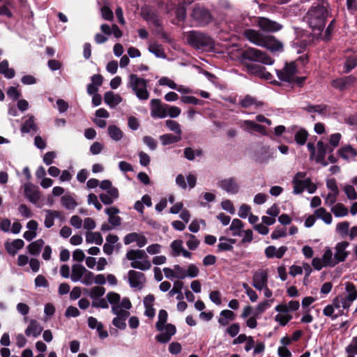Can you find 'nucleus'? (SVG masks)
Here are the masks:
<instances>
[{"mask_svg":"<svg viewBox=\"0 0 357 357\" xmlns=\"http://www.w3.org/2000/svg\"><path fill=\"white\" fill-rule=\"evenodd\" d=\"M330 15V7L328 1L317 0L308 10L305 19L313 31H322L326 26V20Z\"/></svg>","mask_w":357,"mask_h":357,"instance_id":"nucleus-1","label":"nucleus"},{"mask_svg":"<svg viewBox=\"0 0 357 357\" xmlns=\"http://www.w3.org/2000/svg\"><path fill=\"white\" fill-rule=\"evenodd\" d=\"M245 36L253 44L266 47L273 53L282 52L283 51V44L273 36H264L261 33L253 29L246 30L245 31Z\"/></svg>","mask_w":357,"mask_h":357,"instance_id":"nucleus-2","label":"nucleus"},{"mask_svg":"<svg viewBox=\"0 0 357 357\" xmlns=\"http://www.w3.org/2000/svg\"><path fill=\"white\" fill-rule=\"evenodd\" d=\"M188 43L197 50H208L213 47V40L207 34L199 31H190L185 34Z\"/></svg>","mask_w":357,"mask_h":357,"instance_id":"nucleus-3","label":"nucleus"},{"mask_svg":"<svg viewBox=\"0 0 357 357\" xmlns=\"http://www.w3.org/2000/svg\"><path fill=\"white\" fill-rule=\"evenodd\" d=\"M148 83L147 79L139 77L135 74H130L128 76L127 87L132 91L139 100L144 101L147 100L150 96L147 89Z\"/></svg>","mask_w":357,"mask_h":357,"instance_id":"nucleus-4","label":"nucleus"},{"mask_svg":"<svg viewBox=\"0 0 357 357\" xmlns=\"http://www.w3.org/2000/svg\"><path fill=\"white\" fill-rule=\"evenodd\" d=\"M307 62L308 57L305 54L299 56L295 61L285 63V65L282 70H276V74L278 79L282 82L291 83L294 81V77L298 72L297 63H300L302 65H305Z\"/></svg>","mask_w":357,"mask_h":357,"instance_id":"nucleus-5","label":"nucleus"},{"mask_svg":"<svg viewBox=\"0 0 357 357\" xmlns=\"http://www.w3.org/2000/svg\"><path fill=\"white\" fill-rule=\"evenodd\" d=\"M241 61L243 64L246 62L259 63L264 65H271L274 60L266 52L254 47H249L242 52L241 55Z\"/></svg>","mask_w":357,"mask_h":357,"instance_id":"nucleus-6","label":"nucleus"},{"mask_svg":"<svg viewBox=\"0 0 357 357\" xmlns=\"http://www.w3.org/2000/svg\"><path fill=\"white\" fill-rule=\"evenodd\" d=\"M190 17L192 22L197 26H205L213 20L210 10L199 6H197L192 9Z\"/></svg>","mask_w":357,"mask_h":357,"instance_id":"nucleus-7","label":"nucleus"},{"mask_svg":"<svg viewBox=\"0 0 357 357\" xmlns=\"http://www.w3.org/2000/svg\"><path fill=\"white\" fill-rule=\"evenodd\" d=\"M166 105L162 104L158 98L152 99L150 102L151 116L153 119H165L167 116Z\"/></svg>","mask_w":357,"mask_h":357,"instance_id":"nucleus-8","label":"nucleus"},{"mask_svg":"<svg viewBox=\"0 0 357 357\" xmlns=\"http://www.w3.org/2000/svg\"><path fill=\"white\" fill-rule=\"evenodd\" d=\"M128 283L132 289L141 290L146 282V278L143 273L130 270L128 273Z\"/></svg>","mask_w":357,"mask_h":357,"instance_id":"nucleus-9","label":"nucleus"},{"mask_svg":"<svg viewBox=\"0 0 357 357\" xmlns=\"http://www.w3.org/2000/svg\"><path fill=\"white\" fill-rule=\"evenodd\" d=\"M268 278L266 270L258 269L253 273L252 284L258 291H262V289L268 284Z\"/></svg>","mask_w":357,"mask_h":357,"instance_id":"nucleus-10","label":"nucleus"},{"mask_svg":"<svg viewBox=\"0 0 357 357\" xmlns=\"http://www.w3.org/2000/svg\"><path fill=\"white\" fill-rule=\"evenodd\" d=\"M218 186L229 194L235 195L239 191V185L234 177L222 179L218 182Z\"/></svg>","mask_w":357,"mask_h":357,"instance_id":"nucleus-11","label":"nucleus"},{"mask_svg":"<svg viewBox=\"0 0 357 357\" xmlns=\"http://www.w3.org/2000/svg\"><path fill=\"white\" fill-rule=\"evenodd\" d=\"M303 109L308 113H317L323 116H328L331 113V107L325 104L312 105L307 103Z\"/></svg>","mask_w":357,"mask_h":357,"instance_id":"nucleus-12","label":"nucleus"},{"mask_svg":"<svg viewBox=\"0 0 357 357\" xmlns=\"http://www.w3.org/2000/svg\"><path fill=\"white\" fill-rule=\"evenodd\" d=\"M306 172H298L293 178L292 183L294 185L293 192L295 195L301 194L305 190L306 184Z\"/></svg>","mask_w":357,"mask_h":357,"instance_id":"nucleus-13","label":"nucleus"},{"mask_svg":"<svg viewBox=\"0 0 357 357\" xmlns=\"http://www.w3.org/2000/svg\"><path fill=\"white\" fill-rule=\"evenodd\" d=\"M349 245L347 241H341L336 244L335 247L334 258L337 261V264L345 261L348 257L349 253L346 251L347 248Z\"/></svg>","mask_w":357,"mask_h":357,"instance_id":"nucleus-14","label":"nucleus"},{"mask_svg":"<svg viewBox=\"0 0 357 357\" xmlns=\"http://www.w3.org/2000/svg\"><path fill=\"white\" fill-rule=\"evenodd\" d=\"M164 331H165L164 333H161L155 336L156 341L162 344L167 343L171 340L172 336L176 333V328L174 324H167Z\"/></svg>","mask_w":357,"mask_h":357,"instance_id":"nucleus-15","label":"nucleus"},{"mask_svg":"<svg viewBox=\"0 0 357 357\" xmlns=\"http://www.w3.org/2000/svg\"><path fill=\"white\" fill-rule=\"evenodd\" d=\"M317 153L315 157V161L317 163L321 164L323 166L326 167L328 165V162L326 161L325 158L326 153H331L330 151L329 146L326 144H324L321 141H319L317 142Z\"/></svg>","mask_w":357,"mask_h":357,"instance_id":"nucleus-16","label":"nucleus"},{"mask_svg":"<svg viewBox=\"0 0 357 357\" xmlns=\"http://www.w3.org/2000/svg\"><path fill=\"white\" fill-rule=\"evenodd\" d=\"M259 26L262 30L268 32L280 31L282 27L280 24L265 17H261L259 20Z\"/></svg>","mask_w":357,"mask_h":357,"instance_id":"nucleus-17","label":"nucleus"},{"mask_svg":"<svg viewBox=\"0 0 357 357\" xmlns=\"http://www.w3.org/2000/svg\"><path fill=\"white\" fill-rule=\"evenodd\" d=\"M111 306L112 313L116 316H119L123 315V312H129L127 310L131 308L132 304L128 298L124 297L120 303Z\"/></svg>","mask_w":357,"mask_h":357,"instance_id":"nucleus-18","label":"nucleus"},{"mask_svg":"<svg viewBox=\"0 0 357 357\" xmlns=\"http://www.w3.org/2000/svg\"><path fill=\"white\" fill-rule=\"evenodd\" d=\"M142 16L146 22L152 23L155 27H160L161 22L157 13L149 8L142 9Z\"/></svg>","mask_w":357,"mask_h":357,"instance_id":"nucleus-19","label":"nucleus"},{"mask_svg":"<svg viewBox=\"0 0 357 357\" xmlns=\"http://www.w3.org/2000/svg\"><path fill=\"white\" fill-rule=\"evenodd\" d=\"M356 81V77L353 75L346 76L344 77L334 79L332 82V86L340 91H344L347 88L353 85Z\"/></svg>","mask_w":357,"mask_h":357,"instance_id":"nucleus-20","label":"nucleus"},{"mask_svg":"<svg viewBox=\"0 0 357 357\" xmlns=\"http://www.w3.org/2000/svg\"><path fill=\"white\" fill-rule=\"evenodd\" d=\"M250 22L251 20L249 17L241 15L240 16L236 17L232 24L236 31L239 33L243 32L245 34V31L249 29H245V27L249 26Z\"/></svg>","mask_w":357,"mask_h":357,"instance_id":"nucleus-21","label":"nucleus"},{"mask_svg":"<svg viewBox=\"0 0 357 357\" xmlns=\"http://www.w3.org/2000/svg\"><path fill=\"white\" fill-rule=\"evenodd\" d=\"M20 130L22 133H35L37 131V126L33 115L28 114L24 116V121L21 126Z\"/></svg>","mask_w":357,"mask_h":357,"instance_id":"nucleus-22","label":"nucleus"},{"mask_svg":"<svg viewBox=\"0 0 357 357\" xmlns=\"http://www.w3.org/2000/svg\"><path fill=\"white\" fill-rule=\"evenodd\" d=\"M99 198L105 205H110L119 198V190L116 188H113L106 193L100 194Z\"/></svg>","mask_w":357,"mask_h":357,"instance_id":"nucleus-23","label":"nucleus"},{"mask_svg":"<svg viewBox=\"0 0 357 357\" xmlns=\"http://www.w3.org/2000/svg\"><path fill=\"white\" fill-rule=\"evenodd\" d=\"M264 102L258 100L255 97H252L250 95H246L239 102V105L243 108H248L251 106H254L255 108L262 107Z\"/></svg>","mask_w":357,"mask_h":357,"instance_id":"nucleus-24","label":"nucleus"},{"mask_svg":"<svg viewBox=\"0 0 357 357\" xmlns=\"http://www.w3.org/2000/svg\"><path fill=\"white\" fill-rule=\"evenodd\" d=\"M24 195L33 203H36L40 197L38 188L30 183L24 184Z\"/></svg>","mask_w":357,"mask_h":357,"instance_id":"nucleus-25","label":"nucleus"},{"mask_svg":"<svg viewBox=\"0 0 357 357\" xmlns=\"http://www.w3.org/2000/svg\"><path fill=\"white\" fill-rule=\"evenodd\" d=\"M236 240L234 238H229L225 236L219 238V243L218 245V252L231 251L234 248Z\"/></svg>","mask_w":357,"mask_h":357,"instance_id":"nucleus-26","label":"nucleus"},{"mask_svg":"<svg viewBox=\"0 0 357 357\" xmlns=\"http://www.w3.org/2000/svg\"><path fill=\"white\" fill-rule=\"evenodd\" d=\"M104 101L109 107L114 108L122 102V98L112 91H107L104 94Z\"/></svg>","mask_w":357,"mask_h":357,"instance_id":"nucleus-27","label":"nucleus"},{"mask_svg":"<svg viewBox=\"0 0 357 357\" xmlns=\"http://www.w3.org/2000/svg\"><path fill=\"white\" fill-rule=\"evenodd\" d=\"M4 245L5 249L10 255H15L19 250L24 247V242L22 239H15L11 242L7 241Z\"/></svg>","mask_w":357,"mask_h":357,"instance_id":"nucleus-28","label":"nucleus"},{"mask_svg":"<svg viewBox=\"0 0 357 357\" xmlns=\"http://www.w3.org/2000/svg\"><path fill=\"white\" fill-rule=\"evenodd\" d=\"M86 271V268L82 264H75L72 266V273L70 279L73 282L81 280L83 274Z\"/></svg>","mask_w":357,"mask_h":357,"instance_id":"nucleus-29","label":"nucleus"},{"mask_svg":"<svg viewBox=\"0 0 357 357\" xmlns=\"http://www.w3.org/2000/svg\"><path fill=\"white\" fill-rule=\"evenodd\" d=\"M273 153L270 151L269 147L261 146L257 152V160L260 163H267L273 158Z\"/></svg>","mask_w":357,"mask_h":357,"instance_id":"nucleus-30","label":"nucleus"},{"mask_svg":"<svg viewBox=\"0 0 357 357\" xmlns=\"http://www.w3.org/2000/svg\"><path fill=\"white\" fill-rule=\"evenodd\" d=\"M42 331L43 327L36 320H31L25 331V334L27 336L36 337L41 333Z\"/></svg>","mask_w":357,"mask_h":357,"instance_id":"nucleus-31","label":"nucleus"},{"mask_svg":"<svg viewBox=\"0 0 357 357\" xmlns=\"http://www.w3.org/2000/svg\"><path fill=\"white\" fill-rule=\"evenodd\" d=\"M220 317L218 321L221 326L228 325L229 321H234L236 318L234 312L229 310H223L220 312Z\"/></svg>","mask_w":357,"mask_h":357,"instance_id":"nucleus-32","label":"nucleus"},{"mask_svg":"<svg viewBox=\"0 0 357 357\" xmlns=\"http://www.w3.org/2000/svg\"><path fill=\"white\" fill-rule=\"evenodd\" d=\"M259 63H254L246 62L243 65L246 68L247 72L248 73L259 77L261 74L262 73V71L265 70V68Z\"/></svg>","mask_w":357,"mask_h":357,"instance_id":"nucleus-33","label":"nucleus"},{"mask_svg":"<svg viewBox=\"0 0 357 357\" xmlns=\"http://www.w3.org/2000/svg\"><path fill=\"white\" fill-rule=\"evenodd\" d=\"M339 155L345 160L354 159L357 156V151L351 146H345L338 151Z\"/></svg>","mask_w":357,"mask_h":357,"instance_id":"nucleus-34","label":"nucleus"},{"mask_svg":"<svg viewBox=\"0 0 357 357\" xmlns=\"http://www.w3.org/2000/svg\"><path fill=\"white\" fill-rule=\"evenodd\" d=\"M168 318L167 312L165 310H160L158 312V321L155 324V328L158 331L162 332L166 326Z\"/></svg>","mask_w":357,"mask_h":357,"instance_id":"nucleus-35","label":"nucleus"},{"mask_svg":"<svg viewBox=\"0 0 357 357\" xmlns=\"http://www.w3.org/2000/svg\"><path fill=\"white\" fill-rule=\"evenodd\" d=\"M357 66V56L350 55L345 57L343 64V72L349 73Z\"/></svg>","mask_w":357,"mask_h":357,"instance_id":"nucleus-36","label":"nucleus"},{"mask_svg":"<svg viewBox=\"0 0 357 357\" xmlns=\"http://www.w3.org/2000/svg\"><path fill=\"white\" fill-rule=\"evenodd\" d=\"M331 248H326L322 256V261L324 266L333 267L337 265L334 256Z\"/></svg>","mask_w":357,"mask_h":357,"instance_id":"nucleus-37","label":"nucleus"},{"mask_svg":"<svg viewBox=\"0 0 357 357\" xmlns=\"http://www.w3.org/2000/svg\"><path fill=\"white\" fill-rule=\"evenodd\" d=\"M323 314L326 317H331L332 320H335L337 317L342 315L347 316V312H344L343 310H340L335 313V310L331 304L326 305L324 308Z\"/></svg>","mask_w":357,"mask_h":357,"instance_id":"nucleus-38","label":"nucleus"},{"mask_svg":"<svg viewBox=\"0 0 357 357\" xmlns=\"http://www.w3.org/2000/svg\"><path fill=\"white\" fill-rule=\"evenodd\" d=\"M126 258L132 261H137L136 259H147L148 256L142 250H130L126 253Z\"/></svg>","mask_w":357,"mask_h":357,"instance_id":"nucleus-39","label":"nucleus"},{"mask_svg":"<svg viewBox=\"0 0 357 357\" xmlns=\"http://www.w3.org/2000/svg\"><path fill=\"white\" fill-rule=\"evenodd\" d=\"M0 73L3 75L7 79H12L15 75L14 69L9 68L8 61L7 60H3L0 63Z\"/></svg>","mask_w":357,"mask_h":357,"instance_id":"nucleus-40","label":"nucleus"},{"mask_svg":"<svg viewBox=\"0 0 357 357\" xmlns=\"http://www.w3.org/2000/svg\"><path fill=\"white\" fill-rule=\"evenodd\" d=\"M86 242L87 243H96L100 245L103 242V238L100 232H91L88 231L86 234Z\"/></svg>","mask_w":357,"mask_h":357,"instance_id":"nucleus-41","label":"nucleus"},{"mask_svg":"<svg viewBox=\"0 0 357 357\" xmlns=\"http://www.w3.org/2000/svg\"><path fill=\"white\" fill-rule=\"evenodd\" d=\"M181 139V136L174 135L173 134L168 133L160 136V140L163 146L172 144L179 142Z\"/></svg>","mask_w":357,"mask_h":357,"instance_id":"nucleus-42","label":"nucleus"},{"mask_svg":"<svg viewBox=\"0 0 357 357\" xmlns=\"http://www.w3.org/2000/svg\"><path fill=\"white\" fill-rule=\"evenodd\" d=\"M308 137L307 131L304 128L298 129L294 133V139L297 144L304 145Z\"/></svg>","mask_w":357,"mask_h":357,"instance_id":"nucleus-43","label":"nucleus"},{"mask_svg":"<svg viewBox=\"0 0 357 357\" xmlns=\"http://www.w3.org/2000/svg\"><path fill=\"white\" fill-rule=\"evenodd\" d=\"M317 218L322 220L326 224L330 225L332 222V215L324 208H319L314 212Z\"/></svg>","mask_w":357,"mask_h":357,"instance_id":"nucleus-44","label":"nucleus"},{"mask_svg":"<svg viewBox=\"0 0 357 357\" xmlns=\"http://www.w3.org/2000/svg\"><path fill=\"white\" fill-rule=\"evenodd\" d=\"M274 299H269V300H264L262 302H260L256 307L254 315L255 317H258L260 314H261L263 312H264L267 309H268L271 306L272 303L273 302Z\"/></svg>","mask_w":357,"mask_h":357,"instance_id":"nucleus-45","label":"nucleus"},{"mask_svg":"<svg viewBox=\"0 0 357 357\" xmlns=\"http://www.w3.org/2000/svg\"><path fill=\"white\" fill-rule=\"evenodd\" d=\"M123 315L116 316L112 320L113 325L121 330L126 328V320L130 315L129 312H123Z\"/></svg>","mask_w":357,"mask_h":357,"instance_id":"nucleus-46","label":"nucleus"},{"mask_svg":"<svg viewBox=\"0 0 357 357\" xmlns=\"http://www.w3.org/2000/svg\"><path fill=\"white\" fill-rule=\"evenodd\" d=\"M349 222L344 221L339 222L336 226V231L340 234L341 238H344L347 236H349Z\"/></svg>","mask_w":357,"mask_h":357,"instance_id":"nucleus-47","label":"nucleus"},{"mask_svg":"<svg viewBox=\"0 0 357 357\" xmlns=\"http://www.w3.org/2000/svg\"><path fill=\"white\" fill-rule=\"evenodd\" d=\"M43 245L44 242L42 239L37 240L29 245V252L33 255H38L41 252Z\"/></svg>","mask_w":357,"mask_h":357,"instance_id":"nucleus-48","label":"nucleus"},{"mask_svg":"<svg viewBox=\"0 0 357 357\" xmlns=\"http://www.w3.org/2000/svg\"><path fill=\"white\" fill-rule=\"evenodd\" d=\"M130 266L133 268L139 269L141 271H147L151 268V264L147 259H144L142 261H131Z\"/></svg>","mask_w":357,"mask_h":357,"instance_id":"nucleus-49","label":"nucleus"},{"mask_svg":"<svg viewBox=\"0 0 357 357\" xmlns=\"http://www.w3.org/2000/svg\"><path fill=\"white\" fill-rule=\"evenodd\" d=\"M61 202L62 206L68 210H73L77 206V203L74 198L68 195H65L62 196L61 199Z\"/></svg>","mask_w":357,"mask_h":357,"instance_id":"nucleus-50","label":"nucleus"},{"mask_svg":"<svg viewBox=\"0 0 357 357\" xmlns=\"http://www.w3.org/2000/svg\"><path fill=\"white\" fill-rule=\"evenodd\" d=\"M184 157L188 160H193L195 156H202L203 152L201 149L194 150L190 147L185 148L183 151Z\"/></svg>","mask_w":357,"mask_h":357,"instance_id":"nucleus-51","label":"nucleus"},{"mask_svg":"<svg viewBox=\"0 0 357 357\" xmlns=\"http://www.w3.org/2000/svg\"><path fill=\"white\" fill-rule=\"evenodd\" d=\"M243 227V222L237 218H235L232 220L231 224L229 226V229L233 231L232 236H242L241 234V229Z\"/></svg>","mask_w":357,"mask_h":357,"instance_id":"nucleus-52","label":"nucleus"},{"mask_svg":"<svg viewBox=\"0 0 357 357\" xmlns=\"http://www.w3.org/2000/svg\"><path fill=\"white\" fill-rule=\"evenodd\" d=\"M107 130L109 137L113 140L119 141L123 137V132L117 126H109Z\"/></svg>","mask_w":357,"mask_h":357,"instance_id":"nucleus-53","label":"nucleus"},{"mask_svg":"<svg viewBox=\"0 0 357 357\" xmlns=\"http://www.w3.org/2000/svg\"><path fill=\"white\" fill-rule=\"evenodd\" d=\"M105 293V289L104 287L96 286L88 291V296L92 299V301H94V299L102 296Z\"/></svg>","mask_w":357,"mask_h":357,"instance_id":"nucleus-54","label":"nucleus"},{"mask_svg":"<svg viewBox=\"0 0 357 357\" xmlns=\"http://www.w3.org/2000/svg\"><path fill=\"white\" fill-rule=\"evenodd\" d=\"M243 125L245 126L248 131H256L258 132H263L264 131V127L256 122L250 120H246L243 122Z\"/></svg>","mask_w":357,"mask_h":357,"instance_id":"nucleus-55","label":"nucleus"},{"mask_svg":"<svg viewBox=\"0 0 357 357\" xmlns=\"http://www.w3.org/2000/svg\"><path fill=\"white\" fill-rule=\"evenodd\" d=\"M170 248L172 249V256L178 257L183 249V241L179 239L174 240L171 243Z\"/></svg>","mask_w":357,"mask_h":357,"instance_id":"nucleus-56","label":"nucleus"},{"mask_svg":"<svg viewBox=\"0 0 357 357\" xmlns=\"http://www.w3.org/2000/svg\"><path fill=\"white\" fill-rule=\"evenodd\" d=\"M331 211L335 217H344L348 214V209L340 203L333 206L331 208Z\"/></svg>","mask_w":357,"mask_h":357,"instance_id":"nucleus-57","label":"nucleus"},{"mask_svg":"<svg viewBox=\"0 0 357 357\" xmlns=\"http://www.w3.org/2000/svg\"><path fill=\"white\" fill-rule=\"evenodd\" d=\"M165 126L169 130L174 132L176 135L181 136L182 130L181 128V126L176 121L170 119L167 120L165 121Z\"/></svg>","mask_w":357,"mask_h":357,"instance_id":"nucleus-58","label":"nucleus"},{"mask_svg":"<svg viewBox=\"0 0 357 357\" xmlns=\"http://www.w3.org/2000/svg\"><path fill=\"white\" fill-rule=\"evenodd\" d=\"M345 290L347 293V297L355 301L357 298V289L352 282L345 283Z\"/></svg>","mask_w":357,"mask_h":357,"instance_id":"nucleus-59","label":"nucleus"},{"mask_svg":"<svg viewBox=\"0 0 357 357\" xmlns=\"http://www.w3.org/2000/svg\"><path fill=\"white\" fill-rule=\"evenodd\" d=\"M176 17L178 21L183 22L186 18V8L184 3H179L175 10Z\"/></svg>","mask_w":357,"mask_h":357,"instance_id":"nucleus-60","label":"nucleus"},{"mask_svg":"<svg viewBox=\"0 0 357 357\" xmlns=\"http://www.w3.org/2000/svg\"><path fill=\"white\" fill-rule=\"evenodd\" d=\"M149 51L153 54L158 58H165L166 55L163 49L158 45H151L149 47Z\"/></svg>","mask_w":357,"mask_h":357,"instance_id":"nucleus-61","label":"nucleus"},{"mask_svg":"<svg viewBox=\"0 0 357 357\" xmlns=\"http://www.w3.org/2000/svg\"><path fill=\"white\" fill-rule=\"evenodd\" d=\"M166 112L167 113V116L174 119L180 115L181 110L179 107L176 106H172L167 104Z\"/></svg>","mask_w":357,"mask_h":357,"instance_id":"nucleus-62","label":"nucleus"},{"mask_svg":"<svg viewBox=\"0 0 357 357\" xmlns=\"http://www.w3.org/2000/svg\"><path fill=\"white\" fill-rule=\"evenodd\" d=\"M341 134L340 133H334L330 136L329 143H330V151H333L334 149L339 145L340 141L341 139Z\"/></svg>","mask_w":357,"mask_h":357,"instance_id":"nucleus-63","label":"nucleus"},{"mask_svg":"<svg viewBox=\"0 0 357 357\" xmlns=\"http://www.w3.org/2000/svg\"><path fill=\"white\" fill-rule=\"evenodd\" d=\"M347 354H357V336L354 337L351 342L345 348Z\"/></svg>","mask_w":357,"mask_h":357,"instance_id":"nucleus-64","label":"nucleus"}]
</instances>
